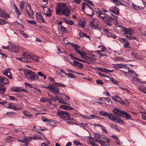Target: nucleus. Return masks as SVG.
<instances>
[{
  "label": "nucleus",
  "instance_id": "nucleus-1",
  "mask_svg": "<svg viewBox=\"0 0 146 146\" xmlns=\"http://www.w3.org/2000/svg\"><path fill=\"white\" fill-rule=\"evenodd\" d=\"M74 50L80 55L81 57L84 60L81 59L80 61L89 63V61L92 60V58L87 56L86 52L84 51L83 49L78 45L74 44L72 45Z\"/></svg>",
  "mask_w": 146,
  "mask_h": 146
},
{
  "label": "nucleus",
  "instance_id": "nucleus-2",
  "mask_svg": "<svg viewBox=\"0 0 146 146\" xmlns=\"http://www.w3.org/2000/svg\"><path fill=\"white\" fill-rule=\"evenodd\" d=\"M56 12L57 15H63L66 17L69 16L70 14L68 9L64 3H60L58 4Z\"/></svg>",
  "mask_w": 146,
  "mask_h": 146
},
{
  "label": "nucleus",
  "instance_id": "nucleus-3",
  "mask_svg": "<svg viewBox=\"0 0 146 146\" xmlns=\"http://www.w3.org/2000/svg\"><path fill=\"white\" fill-rule=\"evenodd\" d=\"M97 15L100 19L102 20L109 26H111L112 25L111 21L113 20V18L110 17L108 14L104 13L100 11L98 12Z\"/></svg>",
  "mask_w": 146,
  "mask_h": 146
},
{
  "label": "nucleus",
  "instance_id": "nucleus-4",
  "mask_svg": "<svg viewBox=\"0 0 146 146\" xmlns=\"http://www.w3.org/2000/svg\"><path fill=\"white\" fill-rule=\"evenodd\" d=\"M24 73L26 77L29 80L34 81L39 80V78L37 75L30 70L25 69Z\"/></svg>",
  "mask_w": 146,
  "mask_h": 146
},
{
  "label": "nucleus",
  "instance_id": "nucleus-5",
  "mask_svg": "<svg viewBox=\"0 0 146 146\" xmlns=\"http://www.w3.org/2000/svg\"><path fill=\"white\" fill-rule=\"evenodd\" d=\"M57 115L61 118L64 120H68L70 119V115L67 112L58 111L57 112Z\"/></svg>",
  "mask_w": 146,
  "mask_h": 146
},
{
  "label": "nucleus",
  "instance_id": "nucleus-6",
  "mask_svg": "<svg viewBox=\"0 0 146 146\" xmlns=\"http://www.w3.org/2000/svg\"><path fill=\"white\" fill-rule=\"evenodd\" d=\"M113 112L114 113L118 115H120L121 114H123V115H124L123 117L127 119H129L131 117V116L126 111L123 110H119L116 108H114L113 110Z\"/></svg>",
  "mask_w": 146,
  "mask_h": 146
},
{
  "label": "nucleus",
  "instance_id": "nucleus-7",
  "mask_svg": "<svg viewBox=\"0 0 146 146\" xmlns=\"http://www.w3.org/2000/svg\"><path fill=\"white\" fill-rule=\"evenodd\" d=\"M50 91L55 95L59 93V88L58 87L57 85L54 82L53 84H50Z\"/></svg>",
  "mask_w": 146,
  "mask_h": 146
},
{
  "label": "nucleus",
  "instance_id": "nucleus-8",
  "mask_svg": "<svg viewBox=\"0 0 146 146\" xmlns=\"http://www.w3.org/2000/svg\"><path fill=\"white\" fill-rule=\"evenodd\" d=\"M108 10L109 12L112 13L116 15H115L113 14H112L113 16L115 18H117V15H119V8L117 7V5L112 6L110 7Z\"/></svg>",
  "mask_w": 146,
  "mask_h": 146
},
{
  "label": "nucleus",
  "instance_id": "nucleus-9",
  "mask_svg": "<svg viewBox=\"0 0 146 146\" xmlns=\"http://www.w3.org/2000/svg\"><path fill=\"white\" fill-rule=\"evenodd\" d=\"M108 117L110 120L112 121H115L117 123H121L123 122V121L121 120L120 118L118 117V116L115 115L111 113H109Z\"/></svg>",
  "mask_w": 146,
  "mask_h": 146
},
{
  "label": "nucleus",
  "instance_id": "nucleus-10",
  "mask_svg": "<svg viewBox=\"0 0 146 146\" xmlns=\"http://www.w3.org/2000/svg\"><path fill=\"white\" fill-rule=\"evenodd\" d=\"M89 24L93 29H97L99 28V21L96 19L92 20L90 21Z\"/></svg>",
  "mask_w": 146,
  "mask_h": 146
},
{
  "label": "nucleus",
  "instance_id": "nucleus-11",
  "mask_svg": "<svg viewBox=\"0 0 146 146\" xmlns=\"http://www.w3.org/2000/svg\"><path fill=\"white\" fill-rule=\"evenodd\" d=\"M123 30L124 32V34L125 35L126 38V36H131L134 33V31L131 29L123 28Z\"/></svg>",
  "mask_w": 146,
  "mask_h": 146
},
{
  "label": "nucleus",
  "instance_id": "nucleus-12",
  "mask_svg": "<svg viewBox=\"0 0 146 146\" xmlns=\"http://www.w3.org/2000/svg\"><path fill=\"white\" fill-rule=\"evenodd\" d=\"M63 104L60 106V108L66 110H74L73 108L70 106V104L68 102L65 101Z\"/></svg>",
  "mask_w": 146,
  "mask_h": 146
},
{
  "label": "nucleus",
  "instance_id": "nucleus-13",
  "mask_svg": "<svg viewBox=\"0 0 146 146\" xmlns=\"http://www.w3.org/2000/svg\"><path fill=\"white\" fill-rule=\"evenodd\" d=\"M27 6L26 7V9L27 13L28 15L31 17L33 18V12L31 8V6L30 3L27 2Z\"/></svg>",
  "mask_w": 146,
  "mask_h": 146
},
{
  "label": "nucleus",
  "instance_id": "nucleus-14",
  "mask_svg": "<svg viewBox=\"0 0 146 146\" xmlns=\"http://www.w3.org/2000/svg\"><path fill=\"white\" fill-rule=\"evenodd\" d=\"M101 51L99 50L92 51L90 52L89 55L93 57V59H95L99 58Z\"/></svg>",
  "mask_w": 146,
  "mask_h": 146
},
{
  "label": "nucleus",
  "instance_id": "nucleus-15",
  "mask_svg": "<svg viewBox=\"0 0 146 146\" xmlns=\"http://www.w3.org/2000/svg\"><path fill=\"white\" fill-rule=\"evenodd\" d=\"M9 80L5 77L0 76V85L2 86H4L6 84H9Z\"/></svg>",
  "mask_w": 146,
  "mask_h": 146
},
{
  "label": "nucleus",
  "instance_id": "nucleus-16",
  "mask_svg": "<svg viewBox=\"0 0 146 146\" xmlns=\"http://www.w3.org/2000/svg\"><path fill=\"white\" fill-rule=\"evenodd\" d=\"M11 69L9 68L5 70L3 72L4 75L7 77L9 79H11L13 78L12 74L10 72Z\"/></svg>",
  "mask_w": 146,
  "mask_h": 146
},
{
  "label": "nucleus",
  "instance_id": "nucleus-17",
  "mask_svg": "<svg viewBox=\"0 0 146 146\" xmlns=\"http://www.w3.org/2000/svg\"><path fill=\"white\" fill-rule=\"evenodd\" d=\"M119 40L122 42L125 48H129L130 44L129 41L126 38H119Z\"/></svg>",
  "mask_w": 146,
  "mask_h": 146
},
{
  "label": "nucleus",
  "instance_id": "nucleus-18",
  "mask_svg": "<svg viewBox=\"0 0 146 146\" xmlns=\"http://www.w3.org/2000/svg\"><path fill=\"white\" fill-rule=\"evenodd\" d=\"M31 140V139L30 138H29L27 137H22V140H18V141L23 143H27L26 144V145H27L29 142Z\"/></svg>",
  "mask_w": 146,
  "mask_h": 146
},
{
  "label": "nucleus",
  "instance_id": "nucleus-19",
  "mask_svg": "<svg viewBox=\"0 0 146 146\" xmlns=\"http://www.w3.org/2000/svg\"><path fill=\"white\" fill-rule=\"evenodd\" d=\"M0 16L2 17L7 18L9 17V15L6 13L4 10L0 9Z\"/></svg>",
  "mask_w": 146,
  "mask_h": 146
},
{
  "label": "nucleus",
  "instance_id": "nucleus-20",
  "mask_svg": "<svg viewBox=\"0 0 146 146\" xmlns=\"http://www.w3.org/2000/svg\"><path fill=\"white\" fill-rule=\"evenodd\" d=\"M36 20L38 22L43 23H45V21L43 19V17L40 13H36Z\"/></svg>",
  "mask_w": 146,
  "mask_h": 146
},
{
  "label": "nucleus",
  "instance_id": "nucleus-21",
  "mask_svg": "<svg viewBox=\"0 0 146 146\" xmlns=\"http://www.w3.org/2000/svg\"><path fill=\"white\" fill-rule=\"evenodd\" d=\"M13 52H19V47L17 45L14 44L12 45L11 50Z\"/></svg>",
  "mask_w": 146,
  "mask_h": 146
},
{
  "label": "nucleus",
  "instance_id": "nucleus-22",
  "mask_svg": "<svg viewBox=\"0 0 146 146\" xmlns=\"http://www.w3.org/2000/svg\"><path fill=\"white\" fill-rule=\"evenodd\" d=\"M70 63L74 66L77 67L79 68H82L83 67V65L82 63L76 60L74 61L72 63Z\"/></svg>",
  "mask_w": 146,
  "mask_h": 146
},
{
  "label": "nucleus",
  "instance_id": "nucleus-23",
  "mask_svg": "<svg viewBox=\"0 0 146 146\" xmlns=\"http://www.w3.org/2000/svg\"><path fill=\"white\" fill-rule=\"evenodd\" d=\"M132 8L134 10H139L144 9V8L141 7L137 6L133 3H132L131 6Z\"/></svg>",
  "mask_w": 146,
  "mask_h": 146
},
{
  "label": "nucleus",
  "instance_id": "nucleus-24",
  "mask_svg": "<svg viewBox=\"0 0 146 146\" xmlns=\"http://www.w3.org/2000/svg\"><path fill=\"white\" fill-rule=\"evenodd\" d=\"M3 105L7 108L12 109L13 108V104L11 103L7 104L6 102H4L2 103Z\"/></svg>",
  "mask_w": 146,
  "mask_h": 146
},
{
  "label": "nucleus",
  "instance_id": "nucleus-25",
  "mask_svg": "<svg viewBox=\"0 0 146 146\" xmlns=\"http://www.w3.org/2000/svg\"><path fill=\"white\" fill-rule=\"evenodd\" d=\"M29 59H30L31 60H34L36 61V62H38L39 61V56H36V55H30V57Z\"/></svg>",
  "mask_w": 146,
  "mask_h": 146
},
{
  "label": "nucleus",
  "instance_id": "nucleus-26",
  "mask_svg": "<svg viewBox=\"0 0 146 146\" xmlns=\"http://www.w3.org/2000/svg\"><path fill=\"white\" fill-rule=\"evenodd\" d=\"M94 139L95 141L96 142V141L97 140H101L100 139V136H101V134L98 133H95L94 134Z\"/></svg>",
  "mask_w": 146,
  "mask_h": 146
},
{
  "label": "nucleus",
  "instance_id": "nucleus-27",
  "mask_svg": "<svg viewBox=\"0 0 146 146\" xmlns=\"http://www.w3.org/2000/svg\"><path fill=\"white\" fill-rule=\"evenodd\" d=\"M104 31L106 33V35L108 37H112V34L110 32L111 31H109L107 29H104Z\"/></svg>",
  "mask_w": 146,
  "mask_h": 146
},
{
  "label": "nucleus",
  "instance_id": "nucleus-28",
  "mask_svg": "<svg viewBox=\"0 0 146 146\" xmlns=\"http://www.w3.org/2000/svg\"><path fill=\"white\" fill-rule=\"evenodd\" d=\"M87 142L89 144L91 145L92 146H100L98 144L90 139L87 140Z\"/></svg>",
  "mask_w": 146,
  "mask_h": 146
},
{
  "label": "nucleus",
  "instance_id": "nucleus-29",
  "mask_svg": "<svg viewBox=\"0 0 146 146\" xmlns=\"http://www.w3.org/2000/svg\"><path fill=\"white\" fill-rule=\"evenodd\" d=\"M12 90L15 92H19L21 91V88L16 87H13L11 88Z\"/></svg>",
  "mask_w": 146,
  "mask_h": 146
},
{
  "label": "nucleus",
  "instance_id": "nucleus-30",
  "mask_svg": "<svg viewBox=\"0 0 146 146\" xmlns=\"http://www.w3.org/2000/svg\"><path fill=\"white\" fill-rule=\"evenodd\" d=\"M96 142L100 144L101 146H106L105 142L104 140L102 141L101 139L100 140H97L96 141Z\"/></svg>",
  "mask_w": 146,
  "mask_h": 146
},
{
  "label": "nucleus",
  "instance_id": "nucleus-31",
  "mask_svg": "<svg viewBox=\"0 0 146 146\" xmlns=\"http://www.w3.org/2000/svg\"><path fill=\"white\" fill-rule=\"evenodd\" d=\"M23 113L24 115L27 117H29L32 116V115L31 113L27 111H24L23 112Z\"/></svg>",
  "mask_w": 146,
  "mask_h": 146
},
{
  "label": "nucleus",
  "instance_id": "nucleus-32",
  "mask_svg": "<svg viewBox=\"0 0 146 146\" xmlns=\"http://www.w3.org/2000/svg\"><path fill=\"white\" fill-rule=\"evenodd\" d=\"M55 101H58L59 102H60L61 104H63L64 103V102H65L63 99L61 98H58V96H56V98L54 100Z\"/></svg>",
  "mask_w": 146,
  "mask_h": 146
},
{
  "label": "nucleus",
  "instance_id": "nucleus-33",
  "mask_svg": "<svg viewBox=\"0 0 146 146\" xmlns=\"http://www.w3.org/2000/svg\"><path fill=\"white\" fill-rule=\"evenodd\" d=\"M109 113L108 112H106L103 111H100L99 112V113L100 115L104 117L108 116Z\"/></svg>",
  "mask_w": 146,
  "mask_h": 146
},
{
  "label": "nucleus",
  "instance_id": "nucleus-34",
  "mask_svg": "<svg viewBox=\"0 0 146 146\" xmlns=\"http://www.w3.org/2000/svg\"><path fill=\"white\" fill-rule=\"evenodd\" d=\"M59 29L60 31L64 33H66V28L63 27L62 25H60L59 27Z\"/></svg>",
  "mask_w": 146,
  "mask_h": 146
},
{
  "label": "nucleus",
  "instance_id": "nucleus-35",
  "mask_svg": "<svg viewBox=\"0 0 146 146\" xmlns=\"http://www.w3.org/2000/svg\"><path fill=\"white\" fill-rule=\"evenodd\" d=\"M139 90L146 94V88L143 86H140L139 87Z\"/></svg>",
  "mask_w": 146,
  "mask_h": 146
},
{
  "label": "nucleus",
  "instance_id": "nucleus-36",
  "mask_svg": "<svg viewBox=\"0 0 146 146\" xmlns=\"http://www.w3.org/2000/svg\"><path fill=\"white\" fill-rule=\"evenodd\" d=\"M132 55L137 59L139 60H141V58L139 57L137 54L135 52H133L132 53Z\"/></svg>",
  "mask_w": 146,
  "mask_h": 146
},
{
  "label": "nucleus",
  "instance_id": "nucleus-37",
  "mask_svg": "<svg viewBox=\"0 0 146 146\" xmlns=\"http://www.w3.org/2000/svg\"><path fill=\"white\" fill-rule=\"evenodd\" d=\"M110 126L111 127L115 129L117 131H120L119 129L118 128L116 125L111 123L110 124Z\"/></svg>",
  "mask_w": 146,
  "mask_h": 146
},
{
  "label": "nucleus",
  "instance_id": "nucleus-38",
  "mask_svg": "<svg viewBox=\"0 0 146 146\" xmlns=\"http://www.w3.org/2000/svg\"><path fill=\"white\" fill-rule=\"evenodd\" d=\"M22 56L25 58H26L29 59L30 58V55L27 52H24L22 54Z\"/></svg>",
  "mask_w": 146,
  "mask_h": 146
},
{
  "label": "nucleus",
  "instance_id": "nucleus-39",
  "mask_svg": "<svg viewBox=\"0 0 146 146\" xmlns=\"http://www.w3.org/2000/svg\"><path fill=\"white\" fill-rule=\"evenodd\" d=\"M112 1L118 5H123L120 1V0H112Z\"/></svg>",
  "mask_w": 146,
  "mask_h": 146
},
{
  "label": "nucleus",
  "instance_id": "nucleus-40",
  "mask_svg": "<svg viewBox=\"0 0 146 146\" xmlns=\"http://www.w3.org/2000/svg\"><path fill=\"white\" fill-rule=\"evenodd\" d=\"M50 100V99L48 98H41L40 100V101L42 103H45L46 102H48Z\"/></svg>",
  "mask_w": 146,
  "mask_h": 146
},
{
  "label": "nucleus",
  "instance_id": "nucleus-41",
  "mask_svg": "<svg viewBox=\"0 0 146 146\" xmlns=\"http://www.w3.org/2000/svg\"><path fill=\"white\" fill-rule=\"evenodd\" d=\"M25 3L24 1H22L20 2L19 6L20 9L23 10L24 9V7L25 6Z\"/></svg>",
  "mask_w": 146,
  "mask_h": 146
},
{
  "label": "nucleus",
  "instance_id": "nucleus-42",
  "mask_svg": "<svg viewBox=\"0 0 146 146\" xmlns=\"http://www.w3.org/2000/svg\"><path fill=\"white\" fill-rule=\"evenodd\" d=\"M98 47V48L101 47V51H100L101 52H104L106 51L107 50V49L106 47H104L103 46H99Z\"/></svg>",
  "mask_w": 146,
  "mask_h": 146
},
{
  "label": "nucleus",
  "instance_id": "nucleus-43",
  "mask_svg": "<svg viewBox=\"0 0 146 146\" xmlns=\"http://www.w3.org/2000/svg\"><path fill=\"white\" fill-rule=\"evenodd\" d=\"M52 15V13L51 12V10L48 9V10L46 11V15L47 16L50 17Z\"/></svg>",
  "mask_w": 146,
  "mask_h": 146
},
{
  "label": "nucleus",
  "instance_id": "nucleus-44",
  "mask_svg": "<svg viewBox=\"0 0 146 146\" xmlns=\"http://www.w3.org/2000/svg\"><path fill=\"white\" fill-rule=\"evenodd\" d=\"M19 33L21 35H22L24 37L27 38L28 36L27 33H25L22 30H19Z\"/></svg>",
  "mask_w": 146,
  "mask_h": 146
},
{
  "label": "nucleus",
  "instance_id": "nucleus-45",
  "mask_svg": "<svg viewBox=\"0 0 146 146\" xmlns=\"http://www.w3.org/2000/svg\"><path fill=\"white\" fill-rule=\"evenodd\" d=\"M5 92V88L4 87L1 88L0 89V94L1 95L4 94Z\"/></svg>",
  "mask_w": 146,
  "mask_h": 146
},
{
  "label": "nucleus",
  "instance_id": "nucleus-46",
  "mask_svg": "<svg viewBox=\"0 0 146 146\" xmlns=\"http://www.w3.org/2000/svg\"><path fill=\"white\" fill-rule=\"evenodd\" d=\"M55 83L57 85L58 87H58L59 86L61 87H64L66 86L65 85L61 83H58L57 82H55Z\"/></svg>",
  "mask_w": 146,
  "mask_h": 146
},
{
  "label": "nucleus",
  "instance_id": "nucleus-47",
  "mask_svg": "<svg viewBox=\"0 0 146 146\" xmlns=\"http://www.w3.org/2000/svg\"><path fill=\"white\" fill-rule=\"evenodd\" d=\"M110 80L114 84L118 85V82L116 81L113 78H109Z\"/></svg>",
  "mask_w": 146,
  "mask_h": 146
},
{
  "label": "nucleus",
  "instance_id": "nucleus-48",
  "mask_svg": "<svg viewBox=\"0 0 146 146\" xmlns=\"http://www.w3.org/2000/svg\"><path fill=\"white\" fill-rule=\"evenodd\" d=\"M67 76H69L70 78H76L77 77L76 76L74 75L71 74L70 73H68L66 75Z\"/></svg>",
  "mask_w": 146,
  "mask_h": 146
},
{
  "label": "nucleus",
  "instance_id": "nucleus-49",
  "mask_svg": "<svg viewBox=\"0 0 146 146\" xmlns=\"http://www.w3.org/2000/svg\"><path fill=\"white\" fill-rule=\"evenodd\" d=\"M54 121L53 120L50 119V120H48H48L46 122V123L50 125H52V123H53Z\"/></svg>",
  "mask_w": 146,
  "mask_h": 146
},
{
  "label": "nucleus",
  "instance_id": "nucleus-50",
  "mask_svg": "<svg viewBox=\"0 0 146 146\" xmlns=\"http://www.w3.org/2000/svg\"><path fill=\"white\" fill-rule=\"evenodd\" d=\"M26 21L28 22L29 23H30L34 25L36 23V22L35 21L27 20Z\"/></svg>",
  "mask_w": 146,
  "mask_h": 146
},
{
  "label": "nucleus",
  "instance_id": "nucleus-51",
  "mask_svg": "<svg viewBox=\"0 0 146 146\" xmlns=\"http://www.w3.org/2000/svg\"><path fill=\"white\" fill-rule=\"evenodd\" d=\"M73 143L75 145H82V143H80L79 141L77 140L74 141Z\"/></svg>",
  "mask_w": 146,
  "mask_h": 146
},
{
  "label": "nucleus",
  "instance_id": "nucleus-52",
  "mask_svg": "<svg viewBox=\"0 0 146 146\" xmlns=\"http://www.w3.org/2000/svg\"><path fill=\"white\" fill-rule=\"evenodd\" d=\"M31 139L32 140V139H33V140H40L41 139V138L40 137H39L38 136H33V137H32L31 138Z\"/></svg>",
  "mask_w": 146,
  "mask_h": 146
},
{
  "label": "nucleus",
  "instance_id": "nucleus-53",
  "mask_svg": "<svg viewBox=\"0 0 146 146\" xmlns=\"http://www.w3.org/2000/svg\"><path fill=\"white\" fill-rule=\"evenodd\" d=\"M49 101V103H50V104L51 105H53V107H52V108H55V107H57V105L53 101H50V100Z\"/></svg>",
  "mask_w": 146,
  "mask_h": 146
},
{
  "label": "nucleus",
  "instance_id": "nucleus-54",
  "mask_svg": "<svg viewBox=\"0 0 146 146\" xmlns=\"http://www.w3.org/2000/svg\"><path fill=\"white\" fill-rule=\"evenodd\" d=\"M124 73L126 76L128 77H132V76L131 74L129 73V72H125L124 71Z\"/></svg>",
  "mask_w": 146,
  "mask_h": 146
},
{
  "label": "nucleus",
  "instance_id": "nucleus-55",
  "mask_svg": "<svg viewBox=\"0 0 146 146\" xmlns=\"http://www.w3.org/2000/svg\"><path fill=\"white\" fill-rule=\"evenodd\" d=\"M114 60L115 61L121 60L122 61H125L121 57H116L115 58Z\"/></svg>",
  "mask_w": 146,
  "mask_h": 146
},
{
  "label": "nucleus",
  "instance_id": "nucleus-56",
  "mask_svg": "<svg viewBox=\"0 0 146 146\" xmlns=\"http://www.w3.org/2000/svg\"><path fill=\"white\" fill-rule=\"evenodd\" d=\"M126 38H127L128 40H131L137 39V38L136 37L134 36L131 37V36H126Z\"/></svg>",
  "mask_w": 146,
  "mask_h": 146
},
{
  "label": "nucleus",
  "instance_id": "nucleus-57",
  "mask_svg": "<svg viewBox=\"0 0 146 146\" xmlns=\"http://www.w3.org/2000/svg\"><path fill=\"white\" fill-rule=\"evenodd\" d=\"M7 21L5 20H2L1 19V23L0 25H3L7 23Z\"/></svg>",
  "mask_w": 146,
  "mask_h": 146
},
{
  "label": "nucleus",
  "instance_id": "nucleus-58",
  "mask_svg": "<svg viewBox=\"0 0 146 146\" xmlns=\"http://www.w3.org/2000/svg\"><path fill=\"white\" fill-rule=\"evenodd\" d=\"M81 125V126L83 127V128L86 130L87 131H88V130L85 128V127L87 126V123H82L80 124Z\"/></svg>",
  "mask_w": 146,
  "mask_h": 146
},
{
  "label": "nucleus",
  "instance_id": "nucleus-59",
  "mask_svg": "<svg viewBox=\"0 0 146 146\" xmlns=\"http://www.w3.org/2000/svg\"><path fill=\"white\" fill-rule=\"evenodd\" d=\"M81 1V0H73L72 2L73 3H75L77 4H80Z\"/></svg>",
  "mask_w": 146,
  "mask_h": 146
},
{
  "label": "nucleus",
  "instance_id": "nucleus-60",
  "mask_svg": "<svg viewBox=\"0 0 146 146\" xmlns=\"http://www.w3.org/2000/svg\"><path fill=\"white\" fill-rule=\"evenodd\" d=\"M86 5H87L88 7H89V5H88L85 2H84L82 5V8L84 11V9L85 8Z\"/></svg>",
  "mask_w": 146,
  "mask_h": 146
},
{
  "label": "nucleus",
  "instance_id": "nucleus-61",
  "mask_svg": "<svg viewBox=\"0 0 146 146\" xmlns=\"http://www.w3.org/2000/svg\"><path fill=\"white\" fill-rule=\"evenodd\" d=\"M101 128L102 131L105 132L106 133H108V132L106 129H105V127L104 126L102 125V126H101Z\"/></svg>",
  "mask_w": 146,
  "mask_h": 146
},
{
  "label": "nucleus",
  "instance_id": "nucleus-62",
  "mask_svg": "<svg viewBox=\"0 0 146 146\" xmlns=\"http://www.w3.org/2000/svg\"><path fill=\"white\" fill-rule=\"evenodd\" d=\"M85 34H86L84 33H82V32H80L79 33V35L80 36L81 38H83L84 37L85 35Z\"/></svg>",
  "mask_w": 146,
  "mask_h": 146
},
{
  "label": "nucleus",
  "instance_id": "nucleus-63",
  "mask_svg": "<svg viewBox=\"0 0 146 146\" xmlns=\"http://www.w3.org/2000/svg\"><path fill=\"white\" fill-rule=\"evenodd\" d=\"M96 82L97 83H98V84H100L101 85H103L104 84V83L103 82L99 80H96Z\"/></svg>",
  "mask_w": 146,
  "mask_h": 146
},
{
  "label": "nucleus",
  "instance_id": "nucleus-64",
  "mask_svg": "<svg viewBox=\"0 0 146 146\" xmlns=\"http://www.w3.org/2000/svg\"><path fill=\"white\" fill-rule=\"evenodd\" d=\"M144 114H142L141 116L142 118L145 120H146V112H144Z\"/></svg>",
  "mask_w": 146,
  "mask_h": 146
}]
</instances>
